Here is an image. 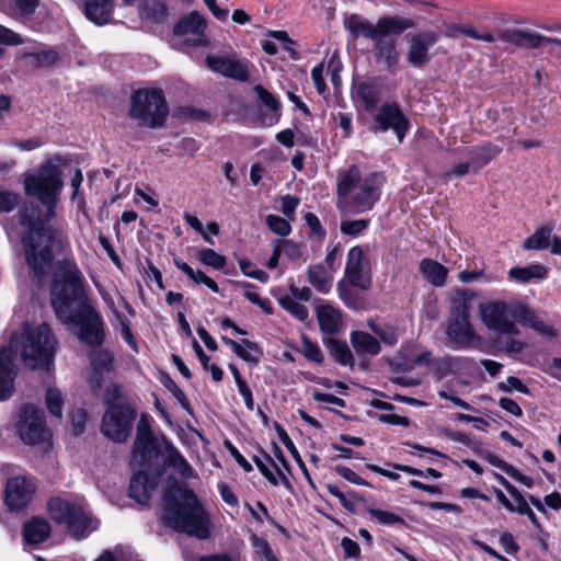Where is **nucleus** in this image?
I'll return each instance as SVG.
<instances>
[{"label":"nucleus","instance_id":"4be33fe9","mask_svg":"<svg viewBox=\"0 0 561 561\" xmlns=\"http://www.w3.org/2000/svg\"><path fill=\"white\" fill-rule=\"evenodd\" d=\"M507 43L515 48H539L540 34L529 30L506 28L495 36V41Z\"/></svg>","mask_w":561,"mask_h":561},{"label":"nucleus","instance_id":"49530a36","mask_svg":"<svg viewBox=\"0 0 561 561\" xmlns=\"http://www.w3.org/2000/svg\"><path fill=\"white\" fill-rule=\"evenodd\" d=\"M198 260L204 265L210 266L215 270H222L227 264V259L213 249L201 250L198 253Z\"/></svg>","mask_w":561,"mask_h":561},{"label":"nucleus","instance_id":"aec40b11","mask_svg":"<svg viewBox=\"0 0 561 561\" xmlns=\"http://www.w3.org/2000/svg\"><path fill=\"white\" fill-rule=\"evenodd\" d=\"M16 366L13 363L11 348H0V401L8 400L14 392Z\"/></svg>","mask_w":561,"mask_h":561},{"label":"nucleus","instance_id":"052dcab7","mask_svg":"<svg viewBox=\"0 0 561 561\" xmlns=\"http://www.w3.org/2000/svg\"><path fill=\"white\" fill-rule=\"evenodd\" d=\"M19 203V196L15 193L0 188V213L12 211Z\"/></svg>","mask_w":561,"mask_h":561},{"label":"nucleus","instance_id":"20e7f679","mask_svg":"<svg viewBox=\"0 0 561 561\" xmlns=\"http://www.w3.org/2000/svg\"><path fill=\"white\" fill-rule=\"evenodd\" d=\"M383 184L381 173L371 172L362 176L356 165L339 174L336 184V207L342 214L357 215L374 208L380 198Z\"/></svg>","mask_w":561,"mask_h":561},{"label":"nucleus","instance_id":"de8ad7c7","mask_svg":"<svg viewBox=\"0 0 561 561\" xmlns=\"http://www.w3.org/2000/svg\"><path fill=\"white\" fill-rule=\"evenodd\" d=\"M161 382L173 394L181 407L191 413L190 401L186 398L184 391L176 385V382L169 375H164L161 378Z\"/></svg>","mask_w":561,"mask_h":561},{"label":"nucleus","instance_id":"680f3d73","mask_svg":"<svg viewBox=\"0 0 561 561\" xmlns=\"http://www.w3.org/2000/svg\"><path fill=\"white\" fill-rule=\"evenodd\" d=\"M500 389L505 392H511L512 390H516L524 394H530V389L517 377L510 376L506 379V383H500Z\"/></svg>","mask_w":561,"mask_h":561},{"label":"nucleus","instance_id":"ea45409f","mask_svg":"<svg viewBox=\"0 0 561 561\" xmlns=\"http://www.w3.org/2000/svg\"><path fill=\"white\" fill-rule=\"evenodd\" d=\"M165 450L168 453V463L173 467L181 477L191 478L193 476L192 467L170 442L165 443Z\"/></svg>","mask_w":561,"mask_h":561},{"label":"nucleus","instance_id":"e2e57ef3","mask_svg":"<svg viewBox=\"0 0 561 561\" xmlns=\"http://www.w3.org/2000/svg\"><path fill=\"white\" fill-rule=\"evenodd\" d=\"M239 266L241 272L251 278L257 279L262 283H266L268 280V275L263 270L248 271V267H252L253 264L251 261L247 259H242L239 261Z\"/></svg>","mask_w":561,"mask_h":561},{"label":"nucleus","instance_id":"3c124183","mask_svg":"<svg viewBox=\"0 0 561 561\" xmlns=\"http://www.w3.org/2000/svg\"><path fill=\"white\" fill-rule=\"evenodd\" d=\"M26 56L34 60L33 66L37 68L50 67L58 60V53L54 49L30 53Z\"/></svg>","mask_w":561,"mask_h":561},{"label":"nucleus","instance_id":"f257e3e1","mask_svg":"<svg viewBox=\"0 0 561 561\" xmlns=\"http://www.w3.org/2000/svg\"><path fill=\"white\" fill-rule=\"evenodd\" d=\"M64 187L59 167L47 161L41 164L36 174L24 180V192L35 197L44 207L42 211L34 202L23 204L16 213L21 228L20 240L25 265L32 280L42 284L54 265L55 251L69 248V237L64 224L51 225Z\"/></svg>","mask_w":561,"mask_h":561},{"label":"nucleus","instance_id":"58836bf2","mask_svg":"<svg viewBox=\"0 0 561 561\" xmlns=\"http://www.w3.org/2000/svg\"><path fill=\"white\" fill-rule=\"evenodd\" d=\"M466 360L463 357L456 356L437 358L434 363L435 375L442 379L448 375L456 374L463 368Z\"/></svg>","mask_w":561,"mask_h":561},{"label":"nucleus","instance_id":"774afa93","mask_svg":"<svg viewBox=\"0 0 561 561\" xmlns=\"http://www.w3.org/2000/svg\"><path fill=\"white\" fill-rule=\"evenodd\" d=\"M299 205V198L293 195H285L282 197V213L285 217L293 219L295 210Z\"/></svg>","mask_w":561,"mask_h":561},{"label":"nucleus","instance_id":"7c9ffc66","mask_svg":"<svg viewBox=\"0 0 561 561\" xmlns=\"http://www.w3.org/2000/svg\"><path fill=\"white\" fill-rule=\"evenodd\" d=\"M336 289L340 299L346 307L353 310H362L365 308L366 301L364 296L360 294L363 290L353 286L345 278L339 280Z\"/></svg>","mask_w":561,"mask_h":561},{"label":"nucleus","instance_id":"338daca9","mask_svg":"<svg viewBox=\"0 0 561 561\" xmlns=\"http://www.w3.org/2000/svg\"><path fill=\"white\" fill-rule=\"evenodd\" d=\"M527 327L531 328L533 330L539 332L542 335L552 336L554 335V329L553 327L547 324L541 318H539L536 313L531 318V320L528 322Z\"/></svg>","mask_w":561,"mask_h":561},{"label":"nucleus","instance_id":"412c9836","mask_svg":"<svg viewBox=\"0 0 561 561\" xmlns=\"http://www.w3.org/2000/svg\"><path fill=\"white\" fill-rule=\"evenodd\" d=\"M158 482V477L150 478L146 472L138 471L130 479L128 494L137 503L147 505L151 497V492L157 488Z\"/></svg>","mask_w":561,"mask_h":561},{"label":"nucleus","instance_id":"c85d7f7f","mask_svg":"<svg viewBox=\"0 0 561 561\" xmlns=\"http://www.w3.org/2000/svg\"><path fill=\"white\" fill-rule=\"evenodd\" d=\"M500 152L501 149L491 142L470 148L467 154L470 160L469 162L472 165V172L477 173L480 169L492 161Z\"/></svg>","mask_w":561,"mask_h":561},{"label":"nucleus","instance_id":"8fccbe9b","mask_svg":"<svg viewBox=\"0 0 561 561\" xmlns=\"http://www.w3.org/2000/svg\"><path fill=\"white\" fill-rule=\"evenodd\" d=\"M114 316L119 323L122 337L135 352H138V345L130 329V321L118 310H114Z\"/></svg>","mask_w":561,"mask_h":561},{"label":"nucleus","instance_id":"37998d69","mask_svg":"<svg viewBox=\"0 0 561 561\" xmlns=\"http://www.w3.org/2000/svg\"><path fill=\"white\" fill-rule=\"evenodd\" d=\"M278 304L283 309L289 312L294 318L304 322L309 318L307 307L291 298L289 295L283 296L278 299Z\"/></svg>","mask_w":561,"mask_h":561},{"label":"nucleus","instance_id":"ddd939ff","mask_svg":"<svg viewBox=\"0 0 561 561\" xmlns=\"http://www.w3.org/2000/svg\"><path fill=\"white\" fill-rule=\"evenodd\" d=\"M369 247L355 245L347 252L344 278L363 291L373 287L371 265L367 256Z\"/></svg>","mask_w":561,"mask_h":561},{"label":"nucleus","instance_id":"a211bd4d","mask_svg":"<svg viewBox=\"0 0 561 561\" xmlns=\"http://www.w3.org/2000/svg\"><path fill=\"white\" fill-rule=\"evenodd\" d=\"M34 484L24 477L10 478L5 485V503L11 510L26 506L34 492Z\"/></svg>","mask_w":561,"mask_h":561},{"label":"nucleus","instance_id":"f03ea898","mask_svg":"<svg viewBox=\"0 0 561 561\" xmlns=\"http://www.w3.org/2000/svg\"><path fill=\"white\" fill-rule=\"evenodd\" d=\"M343 24L354 39L365 37L371 41V55L376 66L389 73H396L400 68L399 36L416 27L413 19L396 14L380 16L373 23L353 13L344 18Z\"/></svg>","mask_w":561,"mask_h":561},{"label":"nucleus","instance_id":"79ce46f5","mask_svg":"<svg viewBox=\"0 0 561 561\" xmlns=\"http://www.w3.org/2000/svg\"><path fill=\"white\" fill-rule=\"evenodd\" d=\"M234 354L245 362L257 364L263 352L257 343L243 339Z\"/></svg>","mask_w":561,"mask_h":561},{"label":"nucleus","instance_id":"1a4fd4ad","mask_svg":"<svg viewBox=\"0 0 561 561\" xmlns=\"http://www.w3.org/2000/svg\"><path fill=\"white\" fill-rule=\"evenodd\" d=\"M446 334L458 348H470L481 340L470 323V305L463 297L453 299Z\"/></svg>","mask_w":561,"mask_h":561},{"label":"nucleus","instance_id":"864d4df0","mask_svg":"<svg viewBox=\"0 0 561 561\" xmlns=\"http://www.w3.org/2000/svg\"><path fill=\"white\" fill-rule=\"evenodd\" d=\"M266 225L274 233L282 237L288 236L291 230L288 220L277 215H268L266 217Z\"/></svg>","mask_w":561,"mask_h":561},{"label":"nucleus","instance_id":"a19ab883","mask_svg":"<svg viewBox=\"0 0 561 561\" xmlns=\"http://www.w3.org/2000/svg\"><path fill=\"white\" fill-rule=\"evenodd\" d=\"M367 328H369L379 339L380 341L389 346H393L398 343L399 340V331L398 328L390 324H377L373 320L367 321Z\"/></svg>","mask_w":561,"mask_h":561},{"label":"nucleus","instance_id":"f3484780","mask_svg":"<svg viewBox=\"0 0 561 561\" xmlns=\"http://www.w3.org/2000/svg\"><path fill=\"white\" fill-rule=\"evenodd\" d=\"M207 26L206 20L196 11L181 18L173 27L176 36H192L185 41L186 45L193 47L208 46V39L205 36Z\"/></svg>","mask_w":561,"mask_h":561},{"label":"nucleus","instance_id":"6e6552de","mask_svg":"<svg viewBox=\"0 0 561 561\" xmlns=\"http://www.w3.org/2000/svg\"><path fill=\"white\" fill-rule=\"evenodd\" d=\"M64 323L73 324L78 339L92 347H100L105 340V324L99 311L89 302L75 308L59 318Z\"/></svg>","mask_w":561,"mask_h":561},{"label":"nucleus","instance_id":"603ef678","mask_svg":"<svg viewBox=\"0 0 561 561\" xmlns=\"http://www.w3.org/2000/svg\"><path fill=\"white\" fill-rule=\"evenodd\" d=\"M511 308V319L518 322L522 325H527L531 320L534 314L536 313L531 308H529L525 304H514L510 305Z\"/></svg>","mask_w":561,"mask_h":561},{"label":"nucleus","instance_id":"393cba45","mask_svg":"<svg viewBox=\"0 0 561 561\" xmlns=\"http://www.w3.org/2000/svg\"><path fill=\"white\" fill-rule=\"evenodd\" d=\"M84 15L96 25L110 23L114 10V0H83Z\"/></svg>","mask_w":561,"mask_h":561},{"label":"nucleus","instance_id":"5701e85b","mask_svg":"<svg viewBox=\"0 0 561 561\" xmlns=\"http://www.w3.org/2000/svg\"><path fill=\"white\" fill-rule=\"evenodd\" d=\"M320 330L325 335L336 334L343 324L342 312L332 305H320L316 308Z\"/></svg>","mask_w":561,"mask_h":561},{"label":"nucleus","instance_id":"a878e982","mask_svg":"<svg viewBox=\"0 0 561 561\" xmlns=\"http://www.w3.org/2000/svg\"><path fill=\"white\" fill-rule=\"evenodd\" d=\"M351 344L358 356H377L381 352L380 342L365 331H353L351 333Z\"/></svg>","mask_w":561,"mask_h":561},{"label":"nucleus","instance_id":"72a5a7b5","mask_svg":"<svg viewBox=\"0 0 561 561\" xmlns=\"http://www.w3.org/2000/svg\"><path fill=\"white\" fill-rule=\"evenodd\" d=\"M323 344L336 363L343 366H354L353 354L345 342L329 336L323 339Z\"/></svg>","mask_w":561,"mask_h":561},{"label":"nucleus","instance_id":"2eb2a0df","mask_svg":"<svg viewBox=\"0 0 561 561\" xmlns=\"http://www.w3.org/2000/svg\"><path fill=\"white\" fill-rule=\"evenodd\" d=\"M436 31H423L408 36L407 61L414 68L425 67L432 59L430 49L439 41Z\"/></svg>","mask_w":561,"mask_h":561},{"label":"nucleus","instance_id":"c756f323","mask_svg":"<svg viewBox=\"0 0 561 561\" xmlns=\"http://www.w3.org/2000/svg\"><path fill=\"white\" fill-rule=\"evenodd\" d=\"M420 273L424 279L435 287H442L446 283L448 270L433 259H423L420 263Z\"/></svg>","mask_w":561,"mask_h":561},{"label":"nucleus","instance_id":"2f4dec72","mask_svg":"<svg viewBox=\"0 0 561 561\" xmlns=\"http://www.w3.org/2000/svg\"><path fill=\"white\" fill-rule=\"evenodd\" d=\"M458 34L466 35L476 41H482L486 43L495 42V36L488 30H478L472 25L465 24H449L446 26L445 36L456 38Z\"/></svg>","mask_w":561,"mask_h":561},{"label":"nucleus","instance_id":"6e6d98bb","mask_svg":"<svg viewBox=\"0 0 561 561\" xmlns=\"http://www.w3.org/2000/svg\"><path fill=\"white\" fill-rule=\"evenodd\" d=\"M368 513L371 517L376 518L380 524H385V525L404 524V519L402 517H400L399 515H397L394 513L388 512V511H382V510H377V508H368Z\"/></svg>","mask_w":561,"mask_h":561},{"label":"nucleus","instance_id":"f8f14e48","mask_svg":"<svg viewBox=\"0 0 561 561\" xmlns=\"http://www.w3.org/2000/svg\"><path fill=\"white\" fill-rule=\"evenodd\" d=\"M16 428L21 440L27 445L48 443L51 438L43 410L33 404L21 407Z\"/></svg>","mask_w":561,"mask_h":561},{"label":"nucleus","instance_id":"0e129e2a","mask_svg":"<svg viewBox=\"0 0 561 561\" xmlns=\"http://www.w3.org/2000/svg\"><path fill=\"white\" fill-rule=\"evenodd\" d=\"M23 43V38L18 33L0 24V44L18 46Z\"/></svg>","mask_w":561,"mask_h":561},{"label":"nucleus","instance_id":"423d86ee","mask_svg":"<svg viewBox=\"0 0 561 561\" xmlns=\"http://www.w3.org/2000/svg\"><path fill=\"white\" fill-rule=\"evenodd\" d=\"M21 356L31 369H49L56 352V340L48 324L25 323L20 337Z\"/></svg>","mask_w":561,"mask_h":561},{"label":"nucleus","instance_id":"dca6fc26","mask_svg":"<svg viewBox=\"0 0 561 561\" xmlns=\"http://www.w3.org/2000/svg\"><path fill=\"white\" fill-rule=\"evenodd\" d=\"M392 129L401 142L409 129V122L397 103H385L378 110L371 130L374 133Z\"/></svg>","mask_w":561,"mask_h":561},{"label":"nucleus","instance_id":"13d9d810","mask_svg":"<svg viewBox=\"0 0 561 561\" xmlns=\"http://www.w3.org/2000/svg\"><path fill=\"white\" fill-rule=\"evenodd\" d=\"M13 3L19 16L30 18L35 13L39 0H13Z\"/></svg>","mask_w":561,"mask_h":561},{"label":"nucleus","instance_id":"6ab92c4d","mask_svg":"<svg viewBox=\"0 0 561 561\" xmlns=\"http://www.w3.org/2000/svg\"><path fill=\"white\" fill-rule=\"evenodd\" d=\"M206 65L210 70L227 78H231L241 82L249 80L248 67L239 59L208 55L206 57Z\"/></svg>","mask_w":561,"mask_h":561},{"label":"nucleus","instance_id":"cd10ccee","mask_svg":"<svg viewBox=\"0 0 561 561\" xmlns=\"http://www.w3.org/2000/svg\"><path fill=\"white\" fill-rule=\"evenodd\" d=\"M51 533L49 523L39 516L33 517L23 527V537L28 543L38 545L45 541Z\"/></svg>","mask_w":561,"mask_h":561},{"label":"nucleus","instance_id":"09e8293b","mask_svg":"<svg viewBox=\"0 0 561 561\" xmlns=\"http://www.w3.org/2000/svg\"><path fill=\"white\" fill-rule=\"evenodd\" d=\"M370 225L369 219L342 220L341 232L344 236L357 237L363 233Z\"/></svg>","mask_w":561,"mask_h":561},{"label":"nucleus","instance_id":"69168bd1","mask_svg":"<svg viewBox=\"0 0 561 561\" xmlns=\"http://www.w3.org/2000/svg\"><path fill=\"white\" fill-rule=\"evenodd\" d=\"M225 447L245 472H251L253 470L252 465L240 454L238 448L230 440L225 442Z\"/></svg>","mask_w":561,"mask_h":561},{"label":"nucleus","instance_id":"4c0bfd02","mask_svg":"<svg viewBox=\"0 0 561 561\" xmlns=\"http://www.w3.org/2000/svg\"><path fill=\"white\" fill-rule=\"evenodd\" d=\"M274 428L277 433L279 440L288 449V451L290 453V455L293 456V458L295 459V461L301 469L304 476L308 480L309 484L314 488V483L310 477V473L306 467V463L304 462L299 451L297 450L294 442L291 440V438L289 437V435L287 434L285 428L277 422L274 423Z\"/></svg>","mask_w":561,"mask_h":561},{"label":"nucleus","instance_id":"5fc2aeb1","mask_svg":"<svg viewBox=\"0 0 561 561\" xmlns=\"http://www.w3.org/2000/svg\"><path fill=\"white\" fill-rule=\"evenodd\" d=\"M301 342L304 356L310 362L321 364L323 362V354L320 347L306 336H302Z\"/></svg>","mask_w":561,"mask_h":561},{"label":"nucleus","instance_id":"7ed1b4c3","mask_svg":"<svg viewBox=\"0 0 561 561\" xmlns=\"http://www.w3.org/2000/svg\"><path fill=\"white\" fill-rule=\"evenodd\" d=\"M161 520L176 533L199 540L211 536L210 516L191 489L170 486L164 491Z\"/></svg>","mask_w":561,"mask_h":561},{"label":"nucleus","instance_id":"39448f33","mask_svg":"<svg viewBox=\"0 0 561 561\" xmlns=\"http://www.w3.org/2000/svg\"><path fill=\"white\" fill-rule=\"evenodd\" d=\"M50 302L58 319L89 302L84 289V277L72 259L58 260L55 264L50 284Z\"/></svg>","mask_w":561,"mask_h":561},{"label":"nucleus","instance_id":"9d476101","mask_svg":"<svg viewBox=\"0 0 561 561\" xmlns=\"http://www.w3.org/2000/svg\"><path fill=\"white\" fill-rule=\"evenodd\" d=\"M136 417L137 411L130 404L110 402L102 419L101 433L114 443H125Z\"/></svg>","mask_w":561,"mask_h":561},{"label":"nucleus","instance_id":"4d7b16f0","mask_svg":"<svg viewBox=\"0 0 561 561\" xmlns=\"http://www.w3.org/2000/svg\"><path fill=\"white\" fill-rule=\"evenodd\" d=\"M114 355L111 351L101 350L93 358L94 367L104 371H110L113 368Z\"/></svg>","mask_w":561,"mask_h":561},{"label":"nucleus","instance_id":"a18cd8bd","mask_svg":"<svg viewBox=\"0 0 561 561\" xmlns=\"http://www.w3.org/2000/svg\"><path fill=\"white\" fill-rule=\"evenodd\" d=\"M45 402H46L49 413L53 416L60 420L62 417V405H64V399H62L60 391L57 389H54V388L47 389L46 394H45Z\"/></svg>","mask_w":561,"mask_h":561},{"label":"nucleus","instance_id":"e433bc0d","mask_svg":"<svg viewBox=\"0 0 561 561\" xmlns=\"http://www.w3.org/2000/svg\"><path fill=\"white\" fill-rule=\"evenodd\" d=\"M308 282L321 294H328L332 287V277L323 264H312L307 271Z\"/></svg>","mask_w":561,"mask_h":561},{"label":"nucleus","instance_id":"0eeeda50","mask_svg":"<svg viewBox=\"0 0 561 561\" xmlns=\"http://www.w3.org/2000/svg\"><path fill=\"white\" fill-rule=\"evenodd\" d=\"M129 116L140 126L158 128L164 125L169 107L162 90L138 89L130 96Z\"/></svg>","mask_w":561,"mask_h":561},{"label":"nucleus","instance_id":"c9c22d12","mask_svg":"<svg viewBox=\"0 0 561 561\" xmlns=\"http://www.w3.org/2000/svg\"><path fill=\"white\" fill-rule=\"evenodd\" d=\"M548 270L541 264H530L525 267H514L508 271V278L517 283H529L533 279H543Z\"/></svg>","mask_w":561,"mask_h":561},{"label":"nucleus","instance_id":"9b49d317","mask_svg":"<svg viewBox=\"0 0 561 561\" xmlns=\"http://www.w3.org/2000/svg\"><path fill=\"white\" fill-rule=\"evenodd\" d=\"M48 512L51 519L65 524L77 539L85 536L91 524V518L82 505L60 497L49 500Z\"/></svg>","mask_w":561,"mask_h":561},{"label":"nucleus","instance_id":"bf43d9fd","mask_svg":"<svg viewBox=\"0 0 561 561\" xmlns=\"http://www.w3.org/2000/svg\"><path fill=\"white\" fill-rule=\"evenodd\" d=\"M334 470L340 477L344 478L345 480H347L354 484L373 488V485L368 481L362 479L358 474H356L355 471H353L348 467L339 465V466H335Z\"/></svg>","mask_w":561,"mask_h":561},{"label":"nucleus","instance_id":"473e14b6","mask_svg":"<svg viewBox=\"0 0 561 561\" xmlns=\"http://www.w3.org/2000/svg\"><path fill=\"white\" fill-rule=\"evenodd\" d=\"M356 94L367 112L374 111L381 99V90L374 82H360L356 87Z\"/></svg>","mask_w":561,"mask_h":561},{"label":"nucleus","instance_id":"b1692460","mask_svg":"<svg viewBox=\"0 0 561 561\" xmlns=\"http://www.w3.org/2000/svg\"><path fill=\"white\" fill-rule=\"evenodd\" d=\"M254 92L256 93L262 104L270 111L268 113L260 114L259 119L261 125L273 126L277 124L280 118L279 101L261 84H256L254 87Z\"/></svg>","mask_w":561,"mask_h":561},{"label":"nucleus","instance_id":"c03bdc74","mask_svg":"<svg viewBox=\"0 0 561 561\" xmlns=\"http://www.w3.org/2000/svg\"><path fill=\"white\" fill-rule=\"evenodd\" d=\"M251 546L255 556L265 561H279L268 541L256 534L250 537Z\"/></svg>","mask_w":561,"mask_h":561},{"label":"nucleus","instance_id":"4468645a","mask_svg":"<svg viewBox=\"0 0 561 561\" xmlns=\"http://www.w3.org/2000/svg\"><path fill=\"white\" fill-rule=\"evenodd\" d=\"M480 314L489 330L512 336L520 334L519 329L511 319L510 305L504 301L496 300L480 305Z\"/></svg>","mask_w":561,"mask_h":561},{"label":"nucleus","instance_id":"bb28decb","mask_svg":"<svg viewBox=\"0 0 561 561\" xmlns=\"http://www.w3.org/2000/svg\"><path fill=\"white\" fill-rule=\"evenodd\" d=\"M158 455V446L154 437L135 438L131 451V462L138 466L149 463Z\"/></svg>","mask_w":561,"mask_h":561},{"label":"nucleus","instance_id":"f704fd0d","mask_svg":"<svg viewBox=\"0 0 561 561\" xmlns=\"http://www.w3.org/2000/svg\"><path fill=\"white\" fill-rule=\"evenodd\" d=\"M553 229V222L545 224L524 241L523 248L526 250L547 249L551 243Z\"/></svg>","mask_w":561,"mask_h":561}]
</instances>
